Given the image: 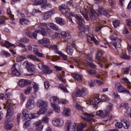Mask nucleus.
<instances>
[{
	"label": "nucleus",
	"instance_id": "f257e3e1",
	"mask_svg": "<svg viewBox=\"0 0 131 131\" xmlns=\"http://www.w3.org/2000/svg\"><path fill=\"white\" fill-rule=\"evenodd\" d=\"M112 108H113V104L112 103H108V105L107 107V110H105L104 113L103 112V111L99 110L96 112V115H98L100 117L102 118H106V119L103 120L104 121H108V120H112L114 119V116L112 115H111V117H109L110 112V111H112Z\"/></svg>",
	"mask_w": 131,
	"mask_h": 131
},
{
	"label": "nucleus",
	"instance_id": "f03ea898",
	"mask_svg": "<svg viewBox=\"0 0 131 131\" xmlns=\"http://www.w3.org/2000/svg\"><path fill=\"white\" fill-rule=\"evenodd\" d=\"M40 29L36 30L35 32H33L32 35L30 37L32 38L36 39L37 36V33L41 34L43 36H47V31L46 30H50V28L48 27V25L47 23H41L40 25Z\"/></svg>",
	"mask_w": 131,
	"mask_h": 131
},
{
	"label": "nucleus",
	"instance_id": "7ed1b4c3",
	"mask_svg": "<svg viewBox=\"0 0 131 131\" xmlns=\"http://www.w3.org/2000/svg\"><path fill=\"white\" fill-rule=\"evenodd\" d=\"M37 106L40 108L39 111L37 112L38 115L40 114H45L48 110V103L46 102L43 100H38L37 102Z\"/></svg>",
	"mask_w": 131,
	"mask_h": 131
},
{
	"label": "nucleus",
	"instance_id": "20e7f679",
	"mask_svg": "<svg viewBox=\"0 0 131 131\" xmlns=\"http://www.w3.org/2000/svg\"><path fill=\"white\" fill-rule=\"evenodd\" d=\"M59 10L63 15H65L66 17L68 18L70 22H72V23H73V21L72 20V16L74 15V13L68 12V9H65L62 5L59 6Z\"/></svg>",
	"mask_w": 131,
	"mask_h": 131
},
{
	"label": "nucleus",
	"instance_id": "39448f33",
	"mask_svg": "<svg viewBox=\"0 0 131 131\" xmlns=\"http://www.w3.org/2000/svg\"><path fill=\"white\" fill-rule=\"evenodd\" d=\"M32 2H37L36 5H41V9L43 10H48L50 8H52V4L47 0H31ZM38 1V2H37Z\"/></svg>",
	"mask_w": 131,
	"mask_h": 131
},
{
	"label": "nucleus",
	"instance_id": "423d86ee",
	"mask_svg": "<svg viewBox=\"0 0 131 131\" xmlns=\"http://www.w3.org/2000/svg\"><path fill=\"white\" fill-rule=\"evenodd\" d=\"M34 95H31L30 97V99L28 101L26 106V108L29 110H31L34 108V100L33 99L36 97V94L34 93Z\"/></svg>",
	"mask_w": 131,
	"mask_h": 131
},
{
	"label": "nucleus",
	"instance_id": "0eeeda50",
	"mask_svg": "<svg viewBox=\"0 0 131 131\" xmlns=\"http://www.w3.org/2000/svg\"><path fill=\"white\" fill-rule=\"evenodd\" d=\"M23 65L26 67L30 73H32L30 75H33V74H34V65H33V64L28 62V61H25L23 62Z\"/></svg>",
	"mask_w": 131,
	"mask_h": 131
},
{
	"label": "nucleus",
	"instance_id": "6e6552de",
	"mask_svg": "<svg viewBox=\"0 0 131 131\" xmlns=\"http://www.w3.org/2000/svg\"><path fill=\"white\" fill-rule=\"evenodd\" d=\"M73 17H74L77 19V23L78 25V28L79 30H82L84 28V25L83 23H82V21H83L82 16L74 14V15L72 16V18H73Z\"/></svg>",
	"mask_w": 131,
	"mask_h": 131
},
{
	"label": "nucleus",
	"instance_id": "1a4fd4ad",
	"mask_svg": "<svg viewBox=\"0 0 131 131\" xmlns=\"http://www.w3.org/2000/svg\"><path fill=\"white\" fill-rule=\"evenodd\" d=\"M76 129V124L71 121H68L66 123L65 131H75Z\"/></svg>",
	"mask_w": 131,
	"mask_h": 131
},
{
	"label": "nucleus",
	"instance_id": "9d476101",
	"mask_svg": "<svg viewBox=\"0 0 131 131\" xmlns=\"http://www.w3.org/2000/svg\"><path fill=\"white\" fill-rule=\"evenodd\" d=\"M116 89L118 91L119 93H123V94H130L129 91L121 85L120 83H117L115 85Z\"/></svg>",
	"mask_w": 131,
	"mask_h": 131
},
{
	"label": "nucleus",
	"instance_id": "9b49d317",
	"mask_svg": "<svg viewBox=\"0 0 131 131\" xmlns=\"http://www.w3.org/2000/svg\"><path fill=\"white\" fill-rule=\"evenodd\" d=\"M76 91V92L75 93V97H84V96L86 95V91L84 88H82L80 90L77 87Z\"/></svg>",
	"mask_w": 131,
	"mask_h": 131
},
{
	"label": "nucleus",
	"instance_id": "f8f14e48",
	"mask_svg": "<svg viewBox=\"0 0 131 131\" xmlns=\"http://www.w3.org/2000/svg\"><path fill=\"white\" fill-rule=\"evenodd\" d=\"M104 15L109 18L110 17V13L108 11V10H105L103 7H100L98 10L97 15L100 16V15Z\"/></svg>",
	"mask_w": 131,
	"mask_h": 131
},
{
	"label": "nucleus",
	"instance_id": "ddd939ff",
	"mask_svg": "<svg viewBox=\"0 0 131 131\" xmlns=\"http://www.w3.org/2000/svg\"><path fill=\"white\" fill-rule=\"evenodd\" d=\"M31 82L30 80L28 79H20L18 81V85L20 88H25L26 85H28V84H30Z\"/></svg>",
	"mask_w": 131,
	"mask_h": 131
},
{
	"label": "nucleus",
	"instance_id": "4468645a",
	"mask_svg": "<svg viewBox=\"0 0 131 131\" xmlns=\"http://www.w3.org/2000/svg\"><path fill=\"white\" fill-rule=\"evenodd\" d=\"M13 114H14V107L13 106H10L8 107L7 111L6 114V119H10L13 117Z\"/></svg>",
	"mask_w": 131,
	"mask_h": 131
},
{
	"label": "nucleus",
	"instance_id": "2eb2a0df",
	"mask_svg": "<svg viewBox=\"0 0 131 131\" xmlns=\"http://www.w3.org/2000/svg\"><path fill=\"white\" fill-rule=\"evenodd\" d=\"M52 123L54 126L61 127V126H63L64 125V120H62V119H56L53 121Z\"/></svg>",
	"mask_w": 131,
	"mask_h": 131
},
{
	"label": "nucleus",
	"instance_id": "dca6fc26",
	"mask_svg": "<svg viewBox=\"0 0 131 131\" xmlns=\"http://www.w3.org/2000/svg\"><path fill=\"white\" fill-rule=\"evenodd\" d=\"M41 123H42L41 120L37 121L34 123V125L36 126L35 131H42L43 125H41Z\"/></svg>",
	"mask_w": 131,
	"mask_h": 131
},
{
	"label": "nucleus",
	"instance_id": "f3484780",
	"mask_svg": "<svg viewBox=\"0 0 131 131\" xmlns=\"http://www.w3.org/2000/svg\"><path fill=\"white\" fill-rule=\"evenodd\" d=\"M72 47L74 48V47H75V45L74 44L71 45L70 42L68 43L67 49H66V52L67 54H68V55H72V54H73V49H71Z\"/></svg>",
	"mask_w": 131,
	"mask_h": 131
},
{
	"label": "nucleus",
	"instance_id": "a211bd4d",
	"mask_svg": "<svg viewBox=\"0 0 131 131\" xmlns=\"http://www.w3.org/2000/svg\"><path fill=\"white\" fill-rule=\"evenodd\" d=\"M51 107L59 104V99L57 97L53 96L50 99Z\"/></svg>",
	"mask_w": 131,
	"mask_h": 131
},
{
	"label": "nucleus",
	"instance_id": "6ab92c4d",
	"mask_svg": "<svg viewBox=\"0 0 131 131\" xmlns=\"http://www.w3.org/2000/svg\"><path fill=\"white\" fill-rule=\"evenodd\" d=\"M101 101V99L100 98L96 97L94 98V100H91L90 101V103L91 105H92L93 106V108H95L96 107V105H98V103H100Z\"/></svg>",
	"mask_w": 131,
	"mask_h": 131
},
{
	"label": "nucleus",
	"instance_id": "aec40b11",
	"mask_svg": "<svg viewBox=\"0 0 131 131\" xmlns=\"http://www.w3.org/2000/svg\"><path fill=\"white\" fill-rule=\"evenodd\" d=\"M16 65H17V63L13 65L11 69V74L12 75H14V76H19V75H20V72H19V71L16 68Z\"/></svg>",
	"mask_w": 131,
	"mask_h": 131
},
{
	"label": "nucleus",
	"instance_id": "412c9836",
	"mask_svg": "<svg viewBox=\"0 0 131 131\" xmlns=\"http://www.w3.org/2000/svg\"><path fill=\"white\" fill-rule=\"evenodd\" d=\"M92 116H94V115H91L88 113H84V117H82V118L86 121L92 122L93 120Z\"/></svg>",
	"mask_w": 131,
	"mask_h": 131
},
{
	"label": "nucleus",
	"instance_id": "4be33fe9",
	"mask_svg": "<svg viewBox=\"0 0 131 131\" xmlns=\"http://www.w3.org/2000/svg\"><path fill=\"white\" fill-rule=\"evenodd\" d=\"M61 37H63L65 40H67L68 39H70L71 38V35L69 34L68 32H62L60 34Z\"/></svg>",
	"mask_w": 131,
	"mask_h": 131
},
{
	"label": "nucleus",
	"instance_id": "5701e85b",
	"mask_svg": "<svg viewBox=\"0 0 131 131\" xmlns=\"http://www.w3.org/2000/svg\"><path fill=\"white\" fill-rule=\"evenodd\" d=\"M1 46L2 47H6L7 49H10L11 47H15L16 46L14 44H12L11 42H9V41H5V42H1Z\"/></svg>",
	"mask_w": 131,
	"mask_h": 131
},
{
	"label": "nucleus",
	"instance_id": "b1692460",
	"mask_svg": "<svg viewBox=\"0 0 131 131\" xmlns=\"http://www.w3.org/2000/svg\"><path fill=\"white\" fill-rule=\"evenodd\" d=\"M8 120L5 121L4 127L6 128V129L11 130V129L14 127V124L13 123H8Z\"/></svg>",
	"mask_w": 131,
	"mask_h": 131
},
{
	"label": "nucleus",
	"instance_id": "393cba45",
	"mask_svg": "<svg viewBox=\"0 0 131 131\" xmlns=\"http://www.w3.org/2000/svg\"><path fill=\"white\" fill-rule=\"evenodd\" d=\"M55 20L56 21V23H57V24H59V25L63 26L66 24V21H65L64 19L61 17H56L55 18Z\"/></svg>",
	"mask_w": 131,
	"mask_h": 131
},
{
	"label": "nucleus",
	"instance_id": "a878e982",
	"mask_svg": "<svg viewBox=\"0 0 131 131\" xmlns=\"http://www.w3.org/2000/svg\"><path fill=\"white\" fill-rule=\"evenodd\" d=\"M88 12V11L85 8H84L83 10L80 11V13H81L82 15H83L84 18H85V19H86L87 21H89V20H90V18H89Z\"/></svg>",
	"mask_w": 131,
	"mask_h": 131
},
{
	"label": "nucleus",
	"instance_id": "bb28decb",
	"mask_svg": "<svg viewBox=\"0 0 131 131\" xmlns=\"http://www.w3.org/2000/svg\"><path fill=\"white\" fill-rule=\"evenodd\" d=\"M122 121V123L123 124V127L125 129H127L128 127H129V122L127 121L126 119H123L121 121Z\"/></svg>",
	"mask_w": 131,
	"mask_h": 131
},
{
	"label": "nucleus",
	"instance_id": "cd10ccee",
	"mask_svg": "<svg viewBox=\"0 0 131 131\" xmlns=\"http://www.w3.org/2000/svg\"><path fill=\"white\" fill-rule=\"evenodd\" d=\"M20 24L24 25V26H27L30 24V21L29 20L25 18H21L20 19Z\"/></svg>",
	"mask_w": 131,
	"mask_h": 131
},
{
	"label": "nucleus",
	"instance_id": "c85d7f7f",
	"mask_svg": "<svg viewBox=\"0 0 131 131\" xmlns=\"http://www.w3.org/2000/svg\"><path fill=\"white\" fill-rule=\"evenodd\" d=\"M48 25V27H50L51 29H53V30L58 31L59 30V27L57 26V25L54 24V23H50V24H47Z\"/></svg>",
	"mask_w": 131,
	"mask_h": 131
},
{
	"label": "nucleus",
	"instance_id": "c756f323",
	"mask_svg": "<svg viewBox=\"0 0 131 131\" xmlns=\"http://www.w3.org/2000/svg\"><path fill=\"white\" fill-rule=\"evenodd\" d=\"M88 40H90L91 41H94L96 45H99V41L96 39L95 37L94 36H87Z\"/></svg>",
	"mask_w": 131,
	"mask_h": 131
},
{
	"label": "nucleus",
	"instance_id": "7c9ffc66",
	"mask_svg": "<svg viewBox=\"0 0 131 131\" xmlns=\"http://www.w3.org/2000/svg\"><path fill=\"white\" fill-rule=\"evenodd\" d=\"M72 76L74 77L76 80H77V81H79V82H81L82 81V78H81V76L76 74H73L72 75Z\"/></svg>",
	"mask_w": 131,
	"mask_h": 131
},
{
	"label": "nucleus",
	"instance_id": "2f4dec72",
	"mask_svg": "<svg viewBox=\"0 0 131 131\" xmlns=\"http://www.w3.org/2000/svg\"><path fill=\"white\" fill-rule=\"evenodd\" d=\"M38 66L39 69H41L42 70H45V69H51V68L49 66L45 65L41 62L39 63Z\"/></svg>",
	"mask_w": 131,
	"mask_h": 131
},
{
	"label": "nucleus",
	"instance_id": "473e14b6",
	"mask_svg": "<svg viewBox=\"0 0 131 131\" xmlns=\"http://www.w3.org/2000/svg\"><path fill=\"white\" fill-rule=\"evenodd\" d=\"M38 42L40 43V45H43V43H50L51 41L48 38H43L41 40H38Z\"/></svg>",
	"mask_w": 131,
	"mask_h": 131
},
{
	"label": "nucleus",
	"instance_id": "72a5a7b5",
	"mask_svg": "<svg viewBox=\"0 0 131 131\" xmlns=\"http://www.w3.org/2000/svg\"><path fill=\"white\" fill-rule=\"evenodd\" d=\"M88 124L86 123H82L78 126L77 131H83V128H84V127H85Z\"/></svg>",
	"mask_w": 131,
	"mask_h": 131
},
{
	"label": "nucleus",
	"instance_id": "f704fd0d",
	"mask_svg": "<svg viewBox=\"0 0 131 131\" xmlns=\"http://www.w3.org/2000/svg\"><path fill=\"white\" fill-rule=\"evenodd\" d=\"M90 18H91L92 20H95V19H96V13L95 12V10H94L93 8H91L90 9Z\"/></svg>",
	"mask_w": 131,
	"mask_h": 131
},
{
	"label": "nucleus",
	"instance_id": "c9c22d12",
	"mask_svg": "<svg viewBox=\"0 0 131 131\" xmlns=\"http://www.w3.org/2000/svg\"><path fill=\"white\" fill-rule=\"evenodd\" d=\"M63 115L64 116H70L71 115V113L70 112V108H67L64 109L63 112Z\"/></svg>",
	"mask_w": 131,
	"mask_h": 131
},
{
	"label": "nucleus",
	"instance_id": "e433bc0d",
	"mask_svg": "<svg viewBox=\"0 0 131 131\" xmlns=\"http://www.w3.org/2000/svg\"><path fill=\"white\" fill-rule=\"evenodd\" d=\"M51 17V14H50L48 12L43 13L42 14V18L44 20H47V19H49Z\"/></svg>",
	"mask_w": 131,
	"mask_h": 131
},
{
	"label": "nucleus",
	"instance_id": "4c0bfd02",
	"mask_svg": "<svg viewBox=\"0 0 131 131\" xmlns=\"http://www.w3.org/2000/svg\"><path fill=\"white\" fill-rule=\"evenodd\" d=\"M57 53L58 55H59V56H61L62 59H63V60H64V61H67V60H68V57H67V55L64 54V53H62V52H57Z\"/></svg>",
	"mask_w": 131,
	"mask_h": 131
},
{
	"label": "nucleus",
	"instance_id": "58836bf2",
	"mask_svg": "<svg viewBox=\"0 0 131 131\" xmlns=\"http://www.w3.org/2000/svg\"><path fill=\"white\" fill-rule=\"evenodd\" d=\"M23 115L24 116L26 119H28V116L29 115V113L28 112V110L25 109L24 110L23 112Z\"/></svg>",
	"mask_w": 131,
	"mask_h": 131
},
{
	"label": "nucleus",
	"instance_id": "ea45409f",
	"mask_svg": "<svg viewBox=\"0 0 131 131\" xmlns=\"http://www.w3.org/2000/svg\"><path fill=\"white\" fill-rule=\"evenodd\" d=\"M50 120V118L48 116L44 117L41 120V122L43 123H49V121Z\"/></svg>",
	"mask_w": 131,
	"mask_h": 131
},
{
	"label": "nucleus",
	"instance_id": "a19ab883",
	"mask_svg": "<svg viewBox=\"0 0 131 131\" xmlns=\"http://www.w3.org/2000/svg\"><path fill=\"white\" fill-rule=\"evenodd\" d=\"M86 63L87 65L90 66V68H92V69H96L97 68V65L94 64L93 63L87 61Z\"/></svg>",
	"mask_w": 131,
	"mask_h": 131
},
{
	"label": "nucleus",
	"instance_id": "79ce46f5",
	"mask_svg": "<svg viewBox=\"0 0 131 131\" xmlns=\"http://www.w3.org/2000/svg\"><path fill=\"white\" fill-rule=\"evenodd\" d=\"M50 50H54L56 54H58L57 52H60V51L58 50V46L57 45L51 46Z\"/></svg>",
	"mask_w": 131,
	"mask_h": 131
},
{
	"label": "nucleus",
	"instance_id": "37998d69",
	"mask_svg": "<svg viewBox=\"0 0 131 131\" xmlns=\"http://www.w3.org/2000/svg\"><path fill=\"white\" fill-rule=\"evenodd\" d=\"M110 38L111 40H117V35L115 33H112L111 34Z\"/></svg>",
	"mask_w": 131,
	"mask_h": 131
},
{
	"label": "nucleus",
	"instance_id": "c03bdc74",
	"mask_svg": "<svg viewBox=\"0 0 131 131\" xmlns=\"http://www.w3.org/2000/svg\"><path fill=\"white\" fill-rule=\"evenodd\" d=\"M87 73L90 74V75H95L97 74V72L96 70H87Z\"/></svg>",
	"mask_w": 131,
	"mask_h": 131
},
{
	"label": "nucleus",
	"instance_id": "a18cd8bd",
	"mask_svg": "<svg viewBox=\"0 0 131 131\" xmlns=\"http://www.w3.org/2000/svg\"><path fill=\"white\" fill-rule=\"evenodd\" d=\"M52 108L56 112V113H60V107L57 106V105H53L52 106Z\"/></svg>",
	"mask_w": 131,
	"mask_h": 131
},
{
	"label": "nucleus",
	"instance_id": "49530a36",
	"mask_svg": "<svg viewBox=\"0 0 131 131\" xmlns=\"http://www.w3.org/2000/svg\"><path fill=\"white\" fill-rule=\"evenodd\" d=\"M19 41L20 42H23L24 43H27L29 41V39L26 38V37L21 38L19 39Z\"/></svg>",
	"mask_w": 131,
	"mask_h": 131
},
{
	"label": "nucleus",
	"instance_id": "de8ad7c7",
	"mask_svg": "<svg viewBox=\"0 0 131 131\" xmlns=\"http://www.w3.org/2000/svg\"><path fill=\"white\" fill-rule=\"evenodd\" d=\"M36 114H29V116H28V120L29 121L33 118H36V116H35Z\"/></svg>",
	"mask_w": 131,
	"mask_h": 131
},
{
	"label": "nucleus",
	"instance_id": "09e8293b",
	"mask_svg": "<svg viewBox=\"0 0 131 131\" xmlns=\"http://www.w3.org/2000/svg\"><path fill=\"white\" fill-rule=\"evenodd\" d=\"M123 124H122V122H118L115 123L116 127L118 128H121L123 127Z\"/></svg>",
	"mask_w": 131,
	"mask_h": 131
},
{
	"label": "nucleus",
	"instance_id": "8fccbe9b",
	"mask_svg": "<svg viewBox=\"0 0 131 131\" xmlns=\"http://www.w3.org/2000/svg\"><path fill=\"white\" fill-rule=\"evenodd\" d=\"M109 46L111 49H114L115 48L116 49H117V42H110L109 43Z\"/></svg>",
	"mask_w": 131,
	"mask_h": 131
},
{
	"label": "nucleus",
	"instance_id": "3c124183",
	"mask_svg": "<svg viewBox=\"0 0 131 131\" xmlns=\"http://www.w3.org/2000/svg\"><path fill=\"white\" fill-rule=\"evenodd\" d=\"M8 91H9V89H7L6 90V94L5 95V98L6 100H9L10 99V97L11 96V93L8 92Z\"/></svg>",
	"mask_w": 131,
	"mask_h": 131
},
{
	"label": "nucleus",
	"instance_id": "603ef678",
	"mask_svg": "<svg viewBox=\"0 0 131 131\" xmlns=\"http://www.w3.org/2000/svg\"><path fill=\"white\" fill-rule=\"evenodd\" d=\"M102 53L100 51H98L96 54V59L100 61L101 57H102Z\"/></svg>",
	"mask_w": 131,
	"mask_h": 131
},
{
	"label": "nucleus",
	"instance_id": "864d4df0",
	"mask_svg": "<svg viewBox=\"0 0 131 131\" xmlns=\"http://www.w3.org/2000/svg\"><path fill=\"white\" fill-rule=\"evenodd\" d=\"M33 87L34 89V92L37 93V92L38 91V89H39V87H38V84L34 83L33 85Z\"/></svg>",
	"mask_w": 131,
	"mask_h": 131
},
{
	"label": "nucleus",
	"instance_id": "5fc2aeb1",
	"mask_svg": "<svg viewBox=\"0 0 131 131\" xmlns=\"http://www.w3.org/2000/svg\"><path fill=\"white\" fill-rule=\"evenodd\" d=\"M26 58L24 56H19L16 58V62L18 63L19 62H21V61H23L25 60Z\"/></svg>",
	"mask_w": 131,
	"mask_h": 131
},
{
	"label": "nucleus",
	"instance_id": "6e6d98bb",
	"mask_svg": "<svg viewBox=\"0 0 131 131\" xmlns=\"http://www.w3.org/2000/svg\"><path fill=\"white\" fill-rule=\"evenodd\" d=\"M32 91V87L29 86L25 91V94L26 95H28V94H30V92Z\"/></svg>",
	"mask_w": 131,
	"mask_h": 131
},
{
	"label": "nucleus",
	"instance_id": "4d7b16f0",
	"mask_svg": "<svg viewBox=\"0 0 131 131\" xmlns=\"http://www.w3.org/2000/svg\"><path fill=\"white\" fill-rule=\"evenodd\" d=\"M13 104V102L11 100H8L6 102V105H5L4 108L6 109V108H8L10 107L9 106H11Z\"/></svg>",
	"mask_w": 131,
	"mask_h": 131
},
{
	"label": "nucleus",
	"instance_id": "13d9d810",
	"mask_svg": "<svg viewBox=\"0 0 131 131\" xmlns=\"http://www.w3.org/2000/svg\"><path fill=\"white\" fill-rule=\"evenodd\" d=\"M43 73L46 74H51V73H53V70L50 69H45V70L43 71Z\"/></svg>",
	"mask_w": 131,
	"mask_h": 131
},
{
	"label": "nucleus",
	"instance_id": "bf43d9fd",
	"mask_svg": "<svg viewBox=\"0 0 131 131\" xmlns=\"http://www.w3.org/2000/svg\"><path fill=\"white\" fill-rule=\"evenodd\" d=\"M7 14L10 15V17L11 19H14V15L12 14V12L10 8L7 9Z\"/></svg>",
	"mask_w": 131,
	"mask_h": 131
},
{
	"label": "nucleus",
	"instance_id": "052dcab7",
	"mask_svg": "<svg viewBox=\"0 0 131 131\" xmlns=\"http://www.w3.org/2000/svg\"><path fill=\"white\" fill-rule=\"evenodd\" d=\"M113 25L115 28H116V27H118V26H119V20H116L114 21H113Z\"/></svg>",
	"mask_w": 131,
	"mask_h": 131
},
{
	"label": "nucleus",
	"instance_id": "680f3d73",
	"mask_svg": "<svg viewBox=\"0 0 131 131\" xmlns=\"http://www.w3.org/2000/svg\"><path fill=\"white\" fill-rule=\"evenodd\" d=\"M111 65H112V66H113V67H116L117 66H118L119 65H122V64H123V62L117 63H115L114 61H112L111 62Z\"/></svg>",
	"mask_w": 131,
	"mask_h": 131
},
{
	"label": "nucleus",
	"instance_id": "e2e57ef3",
	"mask_svg": "<svg viewBox=\"0 0 131 131\" xmlns=\"http://www.w3.org/2000/svg\"><path fill=\"white\" fill-rule=\"evenodd\" d=\"M2 54L3 56H5V57H11V54L7 51H3Z\"/></svg>",
	"mask_w": 131,
	"mask_h": 131
},
{
	"label": "nucleus",
	"instance_id": "0e129e2a",
	"mask_svg": "<svg viewBox=\"0 0 131 131\" xmlns=\"http://www.w3.org/2000/svg\"><path fill=\"white\" fill-rule=\"evenodd\" d=\"M36 56L29 55L27 56L28 59H30V60H32V61H35Z\"/></svg>",
	"mask_w": 131,
	"mask_h": 131
},
{
	"label": "nucleus",
	"instance_id": "69168bd1",
	"mask_svg": "<svg viewBox=\"0 0 131 131\" xmlns=\"http://www.w3.org/2000/svg\"><path fill=\"white\" fill-rule=\"evenodd\" d=\"M121 58H122V59H125L126 60H130L131 59V57L130 56H128L127 55L124 54L121 56Z\"/></svg>",
	"mask_w": 131,
	"mask_h": 131
},
{
	"label": "nucleus",
	"instance_id": "338daca9",
	"mask_svg": "<svg viewBox=\"0 0 131 131\" xmlns=\"http://www.w3.org/2000/svg\"><path fill=\"white\" fill-rule=\"evenodd\" d=\"M37 13H41V11L39 10L38 8H35L33 10V15H34L35 14H37Z\"/></svg>",
	"mask_w": 131,
	"mask_h": 131
},
{
	"label": "nucleus",
	"instance_id": "774afa93",
	"mask_svg": "<svg viewBox=\"0 0 131 131\" xmlns=\"http://www.w3.org/2000/svg\"><path fill=\"white\" fill-rule=\"evenodd\" d=\"M130 69L129 68H126L124 69V74H128L129 73V70Z\"/></svg>",
	"mask_w": 131,
	"mask_h": 131
}]
</instances>
